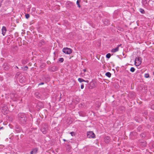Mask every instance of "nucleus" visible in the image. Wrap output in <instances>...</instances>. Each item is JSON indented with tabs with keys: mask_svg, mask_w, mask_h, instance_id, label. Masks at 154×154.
Returning a JSON list of instances; mask_svg holds the SVG:
<instances>
[{
	"mask_svg": "<svg viewBox=\"0 0 154 154\" xmlns=\"http://www.w3.org/2000/svg\"><path fill=\"white\" fill-rule=\"evenodd\" d=\"M105 75L106 76L110 78L111 76V74L109 72H107L106 73Z\"/></svg>",
	"mask_w": 154,
	"mask_h": 154,
	"instance_id": "nucleus-9",
	"label": "nucleus"
},
{
	"mask_svg": "<svg viewBox=\"0 0 154 154\" xmlns=\"http://www.w3.org/2000/svg\"><path fill=\"white\" fill-rule=\"evenodd\" d=\"M110 140V138L108 136L104 138V141L106 143L109 142Z\"/></svg>",
	"mask_w": 154,
	"mask_h": 154,
	"instance_id": "nucleus-6",
	"label": "nucleus"
},
{
	"mask_svg": "<svg viewBox=\"0 0 154 154\" xmlns=\"http://www.w3.org/2000/svg\"><path fill=\"white\" fill-rule=\"evenodd\" d=\"M42 131L44 134H45L46 133V131H44L43 130V129L42 130Z\"/></svg>",
	"mask_w": 154,
	"mask_h": 154,
	"instance_id": "nucleus-20",
	"label": "nucleus"
},
{
	"mask_svg": "<svg viewBox=\"0 0 154 154\" xmlns=\"http://www.w3.org/2000/svg\"><path fill=\"white\" fill-rule=\"evenodd\" d=\"M149 0H143V5H146L149 2Z\"/></svg>",
	"mask_w": 154,
	"mask_h": 154,
	"instance_id": "nucleus-8",
	"label": "nucleus"
},
{
	"mask_svg": "<svg viewBox=\"0 0 154 154\" xmlns=\"http://www.w3.org/2000/svg\"><path fill=\"white\" fill-rule=\"evenodd\" d=\"M44 84V83H43V82H42L41 83V84H39V85H43Z\"/></svg>",
	"mask_w": 154,
	"mask_h": 154,
	"instance_id": "nucleus-24",
	"label": "nucleus"
},
{
	"mask_svg": "<svg viewBox=\"0 0 154 154\" xmlns=\"http://www.w3.org/2000/svg\"><path fill=\"white\" fill-rule=\"evenodd\" d=\"M78 80L80 82H85V81L84 80V79L80 78H79L78 79Z\"/></svg>",
	"mask_w": 154,
	"mask_h": 154,
	"instance_id": "nucleus-10",
	"label": "nucleus"
},
{
	"mask_svg": "<svg viewBox=\"0 0 154 154\" xmlns=\"http://www.w3.org/2000/svg\"><path fill=\"white\" fill-rule=\"evenodd\" d=\"M119 45L118 47H116V48L113 49L111 51L112 52L115 53L118 51L119 50Z\"/></svg>",
	"mask_w": 154,
	"mask_h": 154,
	"instance_id": "nucleus-7",
	"label": "nucleus"
},
{
	"mask_svg": "<svg viewBox=\"0 0 154 154\" xmlns=\"http://www.w3.org/2000/svg\"><path fill=\"white\" fill-rule=\"evenodd\" d=\"M149 75L148 73H146L145 74V77L146 78H148L149 77Z\"/></svg>",
	"mask_w": 154,
	"mask_h": 154,
	"instance_id": "nucleus-17",
	"label": "nucleus"
},
{
	"mask_svg": "<svg viewBox=\"0 0 154 154\" xmlns=\"http://www.w3.org/2000/svg\"><path fill=\"white\" fill-rule=\"evenodd\" d=\"M84 88V85H81V88L82 89H83Z\"/></svg>",
	"mask_w": 154,
	"mask_h": 154,
	"instance_id": "nucleus-21",
	"label": "nucleus"
},
{
	"mask_svg": "<svg viewBox=\"0 0 154 154\" xmlns=\"http://www.w3.org/2000/svg\"><path fill=\"white\" fill-rule=\"evenodd\" d=\"M83 71H84V72H85L86 71V70L85 69H83Z\"/></svg>",
	"mask_w": 154,
	"mask_h": 154,
	"instance_id": "nucleus-25",
	"label": "nucleus"
},
{
	"mask_svg": "<svg viewBox=\"0 0 154 154\" xmlns=\"http://www.w3.org/2000/svg\"><path fill=\"white\" fill-rule=\"evenodd\" d=\"M63 51L64 53L67 54H70L72 53V50L68 48H64L63 49Z\"/></svg>",
	"mask_w": 154,
	"mask_h": 154,
	"instance_id": "nucleus-2",
	"label": "nucleus"
},
{
	"mask_svg": "<svg viewBox=\"0 0 154 154\" xmlns=\"http://www.w3.org/2000/svg\"><path fill=\"white\" fill-rule=\"evenodd\" d=\"M70 134L72 136H74L75 135V133L73 132H71Z\"/></svg>",
	"mask_w": 154,
	"mask_h": 154,
	"instance_id": "nucleus-19",
	"label": "nucleus"
},
{
	"mask_svg": "<svg viewBox=\"0 0 154 154\" xmlns=\"http://www.w3.org/2000/svg\"><path fill=\"white\" fill-rule=\"evenodd\" d=\"M151 108L152 109L154 110V105H152L151 106Z\"/></svg>",
	"mask_w": 154,
	"mask_h": 154,
	"instance_id": "nucleus-22",
	"label": "nucleus"
},
{
	"mask_svg": "<svg viewBox=\"0 0 154 154\" xmlns=\"http://www.w3.org/2000/svg\"><path fill=\"white\" fill-rule=\"evenodd\" d=\"M64 59L63 58H60L59 61L60 62H62L63 61Z\"/></svg>",
	"mask_w": 154,
	"mask_h": 154,
	"instance_id": "nucleus-15",
	"label": "nucleus"
},
{
	"mask_svg": "<svg viewBox=\"0 0 154 154\" xmlns=\"http://www.w3.org/2000/svg\"><path fill=\"white\" fill-rule=\"evenodd\" d=\"M38 149L37 148H35L33 149L32 151H33L34 153H35L37 151Z\"/></svg>",
	"mask_w": 154,
	"mask_h": 154,
	"instance_id": "nucleus-13",
	"label": "nucleus"
},
{
	"mask_svg": "<svg viewBox=\"0 0 154 154\" xmlns=\"http://www.w3.org/2000/svg\"><path fill=\"white\" fill-rule=\"evenodd\" d=\"M111 54L109 53H108L106 55V57L109 58L110 57Z\"/></svg>",
	"mask_w": 154,
	"mask_h": 154,
	"instance_id": "nucleus-14",
	"label": "nucleus"
},
{
	"mask_svg": "<svg viewBox=\"0 0 154 154\" xmlns=\"http://www.w3.org/2000/svg\"><path fill=\"white\" fill-rule=\"evenodd\" d=\"M63 141H66V140H65L64 139H63Z\"/></svg>",
	"mask_w": 154,
	"mask_h": 154,
	"instance_id": "nucleus-26",
	"label": "nucleus"
},
{
	"mask_svg": "<svg viewBox=\"0 0 154 154\" xmlns=\"http://www.w3.org/2000/svg\"><path fill=\"white\" fill-rule=\"evenodd\" d=\"M135 70V69L133 67H132L130 69V71L132 72H134Z\"/></svg>",
	"mask_w": 154,
	"mask_h": 154,
	"instance_id": "nucleus-12",
	"label": "nucleus"
},
{
	"mask_svg": "<svg viewBox=\"0 0 154 154\" xmlns=\"http://www.w3.org/2000/svg\"><path fill=\"white\" fill-rule=\"evenodd\" d=\"M2 33L3 35L4 36L7 31V29L5 27L3 26L2 27Z\"/></svg>",
	"mask_w": 154,
	"mask_h": 154,
	"instance_id": "nucleus-5",
	"label": "nucleus"
},
{
	"mask_svg": "<svg viewBox=\"0 0 154 154\" xmlns=\"http://www.w3.org/2000/svg\"><path fill=\"white\" fill-rule=\"evenodd\" d=\"M135 63L136 66H138L141 63V59L140 57H137L135 60Z\"/></svg>",
	"mask_w": 154,
	"mask_h": 154,
	"instance_id": "nucleus-3",
	"label": "nucleus"
},
{
	"mask_svg": "<svg viewBox=\"0 0 154 154\" xmlns=\"http://www.w3.org/2000/svg\"><path fill=\"white\" fill-rule=\"evenodd\" d=\"M87 137L89 138H94L95 135L92 131H89L87 133Z\"/></svg>",
	"mask_w": 154,
	"mask_h": 154,
	"instance_id": "nucleus-4",
	"label": "nucleus"
},
{
	"mask_svg": "<svg viewBox=\"0 0 154 154\" xmlns=\"http://www.w3.org/2000/svg\"><path fill=\"white\" fill-rule=\"evenodd\" d=\"M34 153L33 152V151H32H32L31 152H30V154H34Z\"/></svg>",
	"mask_w": 154,
	"mask_h": 154,
	"instance_id": "nucleus-23",
	"label": "nucleus"
},
{
	"mask_svg": "<svg viewBox=\"0 0 154 154\" xmlns=\"http://www.w3.org/2000/svg\"><path fill=\"white\" fill-rule=\"evenodd\" d=\"M18 119L22 123H24L26 120L25 114L23 113H20L18 115Z\"/></svg>",
	"mask_w": 154,
	"mask_h": 154,
	"instance_id": "nucleus-1",
	"label": "nucleus"
},
{
	"mask_svg": "<svg viewBox=\"0 0 154 154\" xmlns=\"http://www.w3.org/2000/svg\"><path fill=\"white\" fill-rule=\"evenodd\" d=\"M139 11L142 14H144L145 12L144 10L142 9H140Z\"/></svg>",
	"mask_w": 154,
	"mask_h": 154,
	"instance_id": "nucleus-11",
	"label": "nucleus"
},
{
	"mask_svg": "<svg viewBox=\"0 0 154 154\" xmlns=\"http://www.w3.org/2000/svg\"><path fill=\"white\" fill-rule=\"evenodd\" d=\"M76 4L80 8V6L79 5V2L78 0H77L76 2Z\"/></svg>",
	"mask_w": 154,
	"mask_h": 154,
	"instance_id": "nucleus-18",
	"label": "nucleus"
},
{
	"mask_svg": "<svg viewBox=\"0 0 154 154\" xmlns=\"http://www.w3.org/2000/svg\"><path fill=\"white\" fill-rule=\"evenodd\" d=\"M25 17L26 19H28L29 17V14H26L25 15Z\"/></svg>",
	"mask_w": 154,
	"mask_h": 154,
	"instance_id": "nucleus-16",
	"label": "nucleus"
}]
</instances>
